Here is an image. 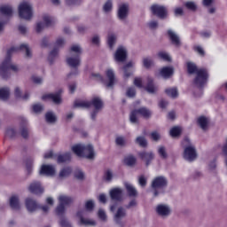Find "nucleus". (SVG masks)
<instances>
[{
    "label": "nucleus",
    "mask_w": 227,
    "mask_h": 227,
    "mask_svg": "<svg viewBox=\"0 0 227 227\" xmlns=\"http://www.w3.org/2000/svg\"><path fill=\"white\" fill-rule=\"evenodd\" d=\"M19 50L23 52L26 59H31V58H33V51H31V48H29L28 44L22 43L20 48L12 47L9 49L4 60L0 65V75L3 79H8V77H10V70H12V72H19V67L12 63V56H13L15 52H18Z\"/></svg>",
    "instance_id": "1"
},
{
    "label": "nucleus",
    "mask_w": 227,
    "mask_h": 227,
    "mask_svg": "<svg viewBox=\"0 0 227 227\" xmlns=\"http://www.w3.org/2000/svg\"><path fill=\"white\" fill-rule=\"evenodd\" d=\"M187 72L191 75L195 74V78L193 83L197 88H203L207 82L208 81V71L206 68H198V66L192 62H187Z\"/></svg>",
    "instance_id": "2"
},
{
    "label": "nucleus",
    "mask_w": 227,
    "mask_h": 227,
    "mask_svg": "<svg viewBox=\"0 0 227 227\" xmlns=\"http://www.w3.org/2000/svg\"><path fill=\"white\" fill-rule=\"evenodd\" d=\"M71 150L77 157H84L85 159H89V160L95 159V149H93V145H84L82 144H77L73 145Z\"/></svg>",
    "instance_id": "3"
},
{
    "label": "nucleus",
    "mask_w": 227,
    "mask_h": 227,
    "mask_svg": "<svg viewBox=\"0 0 227 227\" xmlns=\"http://www.w3.org/2000/svg\"><path fill=\"white\" fill-rule=\"evenodd\" d=\"M182 146L184 148V159L188 160V162H194V160L198 159V152L194 145L191 143L189 137H184L182 142Z\"/></svg>",
    "instance_id": "4"
},
{
    "label": "nucleus",
    "mask_w": 227,
    "mask_h": 227,
    "mask_svg": "<svg viewBox=\"0 0 227 227\" xmlns=\"http://www.w3.org/2000/svg\"><path fill=\"white\" fill-rule=\"evenodd\" d=\"M137 114L145 118V120H150L152 118V111L146 107H140L131 111L129 114V121L131 123H139V119H137Z\"/></svg>",
    "instance_id": "5"
},
{
    "label": "nucleus",
    "mask_w": 227,
    "mask_h": 227,
    "mask_svg": "<svg viewBox=\"0 0 227 227\" xmlns=\"http://www.w3.org/2000/svg\"><path fill=\"white\" fill-rule=\"evenodd\" d=\"M20 19L24 20H31L33 19V5L29 2H22L18 7Z\"/></svg>",
    "instance_id": "6"
},
{
    "label": "nucleus",
    "mask_w": 227,
    "mask_h": 227,
    "mask_svg": "<svg viewBox=\"0 0 227 227\" xmlns=\"http://www.w3.org/2000/svg\"><path fill=\"white\" fill-rule=\"evenodd\" d=\"M151 187L153 190V197L157 198L160 194L159 189L168 187V179L162 176H157L152 181Z\"/></svg>",
    "instance_id": "7"
},
{
    "label": "nucleus",
    "mask_w": 227,
    "mask_h": 227,
    "mask_svg": "<svg viewBox=\"0 0 227 227\" xmlns=\"http://www.w3.org/2000/svg\"><path fill=\"white\" fill-rule=\"evenodd\" d=\"M66 61L70 68H74V71H71L67 77L77 75L79 74V67H81V57L79 55H71L67 58Z\"/></svg>",
    "instance_id": "8"
},
{
    "label": "nucleus",
    "mask_w": 227,
    "mask_h": 227,
    "mask_svg": "<svg viewBox=\"0 0 227 227\" xmlns=\"http://www.w3.org/2000/svg\"><path fill=\"white\" fill-rule=\"evenodd\" d=\"M90 102V106H93L94 107V110L90 113V118L92 121H95L98 112L102 111V108L104 107V102H102V99L98 97L93 98Z\"/></svg>",
    "instance_id": "9"
},
{
    "label": "nucleus",
    "mask_w": 227,
    "mask_h": 227,
    "mask_svg": "<svg viewBox=\"0 0 227 227\" xmlns=\"http://www.w3.org/2000/svg\"><path fill=\"white\" fill-rule=\"evenodd\" d=\"M65 45V39L64 38H58L55 43V48L50 52L48 57V61L50 62V65H52L54 63V60L56 59L58 56V52L61 47Z\"/></svg>",
    "instance_id": "10"
},
{
    "label": "nucleus",
    "mask_w": 227,
    "mask_h": 227,
    "mask_svg": "<svg viewBox=\"0 0 227 227\" xmlns=\"http://www.w3.org/2000/svg\"><path fill=\"white\" fill-rule=\"evenodd\" d=\"M61 93H63V90H60L55 93L44 94L42 97V100H51L56 106H59V104H62L63 102V99L61 98Z\"/></svg>",
    "instance_id": "11"
},
{
    "label": "nucleus",
    "mask_w": 227,
    "mask_h": 227,
    "mask_svg": "<svg viewBox=\"0 0 227 227\" xmlns=\"http://www.w3.org/2000/svg\"><path fill=\"white\" fill-rule=\"evenodd\" d=\"M151 12L153 15L159 17V19H166L168 17V10L166 7L159 4H153L151 6Z\"/></svg>",
    "instance_id": "12"
},
{
    "label": "nucleus",
    "mask_w": 227,
    "mask_h": 227,
    "mask_svg": "<svg viewBox=\"0 0 227 227\" xmlns=\"http://www.w3.org/2000/svg\"><path fill=\"white\" fill-rule=\"evenodd\" d=\"M88 212L86 210H80L77 212L76 215L80 219V224H82L83 226H95L97 223L94 220H90L86 217Z\"/></svg>",
    "instance_id": "13"
},
{
    "label": "nucleus",
    "mask_w": 227,
    "mask_h": 227,
    "mask_svg": "<svg viewBox=\"0 0 227 227\" xmlns=\"http://www.w3.org/2000/svg\"><path fill=\"white\" fill-rule=\"evenodd\" d=\"M156 213L160 217H162L163 219L166 217H169L171 215V207L167 204H159L156 207Z\"/></svg>",
    "instance_id": "14"
},
{
    "label": "nucleus",
    "mask_w": 227,
    "mask_h": 227,
    "mask_svg": "<svg viewBox=\"0 0 227 227\" xmlns=\"http://www.w3.org/2000/svg\"><path fill=\"white\" fill-rule=\"evenodd\" d=\"M117 17L119 20H127L129 17V4H120L117 10Z\"/></svg>",
    "instance_id": "15"
},
{
    "label": "nucleus",
    "mask_w": 227,
    "mask_h": 227,
    "mask_svg": "<svg viewBox=\"0 0 227 227\" xmlns=\"http://www.w3.org/2000/svg\"><path fill=\"white\" fill-rule=\"evenodd\" d=\"M114 59L117 63H123L127 59V49L123 46L117 48L114 53Z\"/></svg>",
    "instance_id": "16"
},
{
    "label": "nucleus",
    "mask_w": 227,
    "mask_h": 227,
    "mask_svg": "<svg viewBox=\"0 0 227 227\" xmlns=\"http://www.w3.org/2000/svg\"><path fill=\"white\" fill-rule=\"evenodd\" d=\"M20 132L24 139L29 137V130L27 129V121L24 117L20 118Z\"/></svg>",
    "instance_id": "17"
},
{
    "label": "nucleus",
    "mask_w": 227,
    "mask_h": 227,
    "mask_svg": "<svg viewBox=\"0 0 227 227\" xmlns=\"http://www.w3.org/2000/svg\"><path fill=\"white\" fill-rule=\"evenodd\" d=\"M127 217V210L121 207H118L114 215V221L116 224H121V220Z\"/></svg>",
    "instance_id": "18"
},
{
    "label": "nucleus",
    "mask_w": 227,
    "mask_h": 227,
    "mask_svg": "<svg viewBox=\"0 0 227 227\" xmlns=\"http://www.w3.org/2000/svg\"><path fill=\"white\" fill-rule=\"evenodd\" d=\"M109 194L114 201H121L123 200V190L121 188H114L110 190Z\"/></svg>",
    "instance_id": "19"
},
{
    "label": "nucleus",
    "mask_w": 227,
    "mask_h": 227,
    "mask_svg": "<svg viewBox=\"0 0 227 227\" xmlns=\"http://www.w3.org/2000/svg\"><path fill=\"white\" fill-rule=\"evenodd\" d=\"M28 191L32 194H43V187H42L40 182H33L30 184Z\"/></svg>",
    "instance_id": "20"
},
{
    "label": "nucleus",
    "mask_w": 227,
    "mask_h": 227,
    "mask_svg": "<svg viewBox=\"0 0 227 227\" xmlns=\"http://www.w3.org/2000/svg\"><path fill=\"white\" fill-rule=\"evenodd\" d=\"M40 175L54 176V175H56V168L52 165H43L40 170Z\"/></svg>",
    "instance_id": "21"
},
{
    "label": "nucleus",
    "mask_w": 227,
    "mask_h": 227,
    "mask_svg": "<svg viewBox=\"0 0 227 227\" xmlns=\"http://www.w3.org/2000/svg\"><path fill=\"white\" fill-rule=\"evenodd\" d=\"M138 156L144 162H145L146 166H150L153 159H154L153 153L152 152H140L138 153Z\"/></svg>",
    "instance_id": "22"
},
{
    "label": "nucleus",
    "mask_w": 227,
    "mask_h": 227,
    "mask_svg": "<svg viewBox=\"0 0 227 227\" xmlns=\"http://www.w3.org/2000/svg\"><path fill=\"white\" fill-rule=\"evenodd\" d=\"M25 205L27 210L30 213L36 212V210L38 209V203H36V200L33 199H26Z\"/></svg>",
    "instance_id": "23"
},
{
    "label": "nucleus",
    "mask_w": 227,
    "mask_h": 227,
    "mask_svg": "<svg viewBox=\"0 0 227 227\" xmlns=\"http://www.w3.org/2000/svg\"><path fill=\"white\" fill-rule=\"evenodd\" d=\"M168 35L173 45H176V47H180V45H182V43L180 42V36H178L176 33H175L173 30H168Z\"/></svg>",
    "instance_id": "24"
},
{
    "label": "nucleus",
    "mask_w": 227,
    "mask_h": 227,
    "mask_svg": "<svg viewBox=\"0 0 227 227\" xmlns=\"http://www.w3.org/2000/svg\"><path fill=\"white\" fill-rule=\"evenodd\" d=\"M160 74L164 79H169L175 74V69L171 67H165L161 68Z\"/></svg>",
    "instance_id": "25"
},
{
    "label": "nucleus",
    "mask_w": 227,
    "mask_h": 227,
    "mask_svg": "<svg viewBox=\"0 0 227 227\" xmlns=\"http://www.w3.org/2000/svg\"><path fill=\"white\" fill-rule=\"evenodd\" d=\"M0 13L9 19L13 15V8L10 5H3L0 7Z\"/></svg>",
    "instance_id": "26"
},
{
    "label": "nucleus",
    "mask_w": 227,
    "mask_h": 227,
    "mask_svg": "<svg viewBox=\"0 0 227 227\" xmlns=\"http://www.w3.org/2000/svg\"><path fill=\"white\" fill-rule=\"evenodd\" d=\"M124 185L129 198H137V190H136V187H134V185L129 183H125Z\"/></svg>",
    "instance_id": "27"
},
{
    "label": "nucleus",
    "mask_w": 227,
    "mask_h": 227,
    "mask_svg": "<svg viewBox=\"0 0 227 227\" xmlns=\"http://www.w3.org/2000/svg\"><path fill=\"white\" fill-rule=\"evenodd\" d=\"M74 108L90 109L91 107V102L86 100H75L74 102Z\"/></svg>",
    "instance_id": "28"
},
{
    "label": "nucleus",
    "mask_w": 227,
    "mask_h": 227,
    "mask_svg": "<svg viewBox=\"0 0 227 227\" xmlns=\"http://www.w3.org/2000/svg\"><path fill=\"white\" fill-rule=\"evenodd\" d=\"M71 160L72 154L70 153H66L58 156L57 162L59 164H63V162H70Z\"/></svg>",
    "instance_id": "29"
},
{
    "label": "nucleus",
    "mask_w": 227,
    "mask_h": 227,
    "mask_svg": "<svg viewBox=\"0 0 227 227\" xmlns=\"http://www.w3.org/2000/svg\"><path fill=\"white\" fill-rule=\"evenodd\" d=\"M106 77L108 78L109 82L107 83V88H113L114 86V81H116V78H114V72L113 69H108L106 71Z\"/></svg>",
    "instance_id": "30"
},
{
    "label": "nucleus",
    "mask_w": 227,
    "mask_h": 227,
    "mask_svg": "<svg viewBox=\"0 0 227 227\" xmlns=\"http://www.w3.org/2000/svg\"><path fill=\"white\" fill-rule=\"evenodd\" d=\"M134 67V62L130 61L128 62L127 65H125L122 67V70L124 72V79H129L132 75V72H130V68Z\"/></svg>",
    "instance_id": "31"
},
{
    "label": "nucleus",
    "mask_w": 227,
    "mask_h": 227,
    "mask_svg": "<svg viewBox=\"0 0 227 227\" xmlns=\"http://www.w3.org/2000/svg\"><path fill=\"white\" fill-rule=\"evenodd\" d=\"M145 90L148 93H155L157 91V87L153 84V80L150 77L147 78Z\"/></svg>",
    "instance_id": "32"
},
{
    "label": "nucleus",
    "mask_w": 227,
    "mask_h": 227,
    "mask_svg": "<svg viewBox=\"0 0 227 227\" xmlns=\"http://www.w3.org/2000/svg\"><path fill=\"white\" fill-rule=\"evenodd\" d=\"M59 201L60 205L65 207V205H70L71 203H74V199L67 195H60L59 196Z\"/></svg>",
    "instance_id": "33"
},
{
    "label": "nucleus",
    "mask_w": 227,
    "mask_h": 227,
    "mask_svg": "<svg viewBox=\"0 0 227 227\" xmlns=\"http://www.w3.org/2000/svg\"><path fill=\"white\" fill-rule=\"evenodd\" d=\"M10 207L13 210H20V204L19 202V197L17 196H12L10 199Z\"/></svg>",
    "instance_id": "34"
},
{
    "label": "nucleus",
    "mask_w": 227,
    "mask_h": 227,
    "mask_svg": "<svg viewBox=\"0 0 227 227\" xmlns=\"http://www.w3.org/2000/svg\"><path fill=\"white\" fill-rule=\"evenodd\" d=\"M198 123L202 130H207L208 129V118L200 116L198 118Z\"/></svg>",
    "instance_id": "35"
},
{
    "label": "nucleus",
    "mask_w": 227,
    "mask_h": 227,
    "mask_svg": "<svg viewBox=\"0 0 227 227\" xmlns=\"http://www.w3.org/2000/svg\"><path fill=\"white\" fill-rule=\"evenodd\" d=\"M136 162H137V160L133 155H129L124 158V164L129 168L136 166Z\"/></svg>",
    "instance_id": "36"
},
{
    "label": "nucleus",
    "mask_w": 227,
    "mask_h": 227,
    "mask_svg": "<svg viewBox=\"0 0 227 227\" xmlns=\"http://www.w3.org/2000/svg\"><path fill=\"white\" fill-rule=\"evenodd\" d=\"M70 54L71 56H79L81 57V54H82V50L81 49V46L74 44L71 46L70 48Z\"/></svg>",
    "instance_id": "37"
},
{
    "label": "nucleus",
    "mask_w": 227,
    "mask_h": 227,
    "mask_svg": "<svg viewBox=\"0 0 227 227\" xmlns=\"http://www.w3.org/2000/svg\"><path fill=\"white\" fill-rule=\"evenodd\" d=\"M135 143L136 145H139L141 148H146L148 146V141L145 137H141V136L137 137L135 139Z\"/></svg>",
    "instance_id": "38"
},
{
    "label": "nucleus",
    "mask_w": 227,
    "mask_h": 227,
    "mask_svg": "<svg viewBox=\"0 0 227 227\" xmlns=\"http://www.w3.org/2000/svg\"><path fill=\"white\" fill-rule=\"evenodd\" d=\"M10 98V89L2 88L0 89V100H8Z\"/></svg>",
    "instance_id": "39"
},
{
    "label": "nucleus",
    "mask_w": 227,
    "mask_h": 227,
    "mask_svg": "<svg viewBox=\"0 0 227 227\" xmlns=\"http://www.w3.org/2000/svg\"><path fill=\"white\" fill-rule=\"evenodd\" d=\"M115 145L121 147L127 146V139L125 137L118 136L115 138Z\"/></svg>",
    "instance_id": "40"
},
{
    "label": "nucleus",
    "mask_w": 227,
    "mask_h": 227,
    "mask_svg": "<svg viewBox=\"0 0 227 227\" xmlns=\"http://www.w3.org/2000/svg\"><path fill=\"white\" fill-rule=\"evenodd\" d=\"M45 120L47 123H56V114H54L52 112H48L45 114Z\"/></svg>",
    "instance_id": "41"
},
{
    "label": "nucleus",
    "mask_w": 227,
    "mask_h": 227,
    "mask_svg": "<svg viewBox=\"0 0 227 227\" xmlns=\"http://www.w3.org/2000/svg\"><path fill=\"white\" fill-rule=\"evenodd\" d=\"M72 173V168L70 167L64 168L59 172V178H67V176H69V175Z\"/></svg>",
    "instance_id": "42"
},
{
    "label": "nucleus",
    "mask_w": 227,
    "mask_h": 227,
    "mask_svg": "<svg viewBox=\"0 0 227 227\" xmlns=\"http://www.w3.org/2000/svg\"><path fill=\"white\" fill-rule=\"evenodd\" d=\"M107 43L110 49H113V47H114V43H116V35L109 34L107 38Z\"/></svg>",
    "instance_id": "43"
},
{
    "label": "nucleus",
    "mask_w": 227,
    "mask_h": 227,
    "mask_svg": "<svg viewBox=\"0 0 227 227\" xmlns=\"http://www.w3.org/2000/svg\"><path fill=\"white\" fill-rule=\"evenodd\" d=\"M180 134H182V129H180L178 126H176L170 129V136L172 137H178Z\"/></svg>",
    "instance_id": "44"
},
{
    "label": "nucleus",
    "mask_w": 227,
    "mask_h": 227,
    "mask_svg": "<svg viewBox=\"0 0 227 227\" xmlns=\"http://www.w3.org/2000/svg\"><path fill=\"white\" fill-rule=\"evenodd\" d=\"M165 93L172 98H176V97H178V90L176 89H167L165 90Z\"/></svg>",
    "instance_id": "45"
},
{
    "label": "nucleus",
    "mask_w": 227,
    "mask_h": 227,
    "mask_svg": "<svg viewBox=\"0 0 227 227\" xmlns=\"http://www.w3.org/2000/svg\"><path fill=\"white\" fill-rule=\"evenodd\" d=\"M17 130H15L13 128H9L6 130L5 136L6 137H10L11 139H13V137H17Z\"/></svg>",
    "instance_id": "46"
},
{
    "label": "nucleus",
    "mask_w": 227,
    "mask_h": 227,
    "mask_svg": "<svg viewBox=\"0 0 227 227\" xmlns=\"http://www.w3.org/2000/svg\"><path fill=\"white\" fill-rule=\"evenodd\" d=\"M184 6L187 10H191V12H196V10H198V5H196L194 2H186Z\"/></svg>",
    "instance_id": "47"
},
{
    "label": "nucleus",
    "mask_w": 227,
    "mask_h": 227,
    "mask_svg": "<svg viewBox=\"0 0 227 227\" xmlns=\"http://www.w3.org/2000/svg\"><path fill=\"white\" fill-rule=\"evenodd\" d=\"M43 21L46 27H51V26H54V19L51 18L50 16H43Z\"/></svg>",
    "instance_id": "48"
},
{
    "label": "nucleus",
    "mask_w": 227,
    "mask_h": 227,
    "mask_svg": "<svg viewBox=\"0 0 227 227\" xmlns=\"http://www.w3.org/2000/svg\"><path fill=\"white\" fill-rule=\"evenodd\" d=\"M158 153L161 159H168V153L166 152V147L160 146L158 148Z\"/></svg>",
    "instance_id": "49"
},
{
    "label": "nucleus",
    "mask_w": 227,
    "mask_h": 227,
    "mask_svg": "<svg viewBox=\"0 0 227 227\" xmlns=\"http://www.w3.org/2000/svg\"><path fill=\"white\" fill-rule=\"evenodd\" d=\"M82 0H65L67 6H79Z\"/></svg>",
    "instance_id": "50"
},
{
    "label": "nucleus",
    "mask_w": 227,
    "mask_h": 227,
    "mask_svg": "<svg viewBox=\"0 0 227 227\" xmlns=\"http://www.w3.org/2000/svg\"><path fill=\"white\" fill-rule=\"evenodd\" d=\"M103 10L106 13L111 12V10H113V1L112 0H107L106 2V4H104V6H103Z\"/></svg>",
    "instance_id": "51"
},
{
    "label": "nucleus",
    "mask_w": 227,
    "mask_h": 227,
    "mask_svg": "<svg viewBox=\"0 0 227 227\" xmlns=\"http://www.w3.org/2000/svg\"><path fill=\"white\" fill-rule=\"evenodd\" d=\"M147 182L148 179L146 178V176H145V175H141L138 176V184L140 186L146 187Z\"/></svg>",
    "instance_id": "52"
},
{
    "label": "nucleus",
    "mask_w": 227,
    "mask_h": 227,
    "mask_svg": "<svg viewBox=\"0 0 227 227\" xmlns=\"http://www.w3.org/2000/svg\"><path fill=\"white\" fill-rule=\"evenodd\" d=\"M159 58H160V59H163V61H171V57H169V54L164 52V51H160L158 53Z\"/></svg>",
    "instance_id": "53"
},
{
    "label": "nucleus",
    "mask_w": 227,
    "mask_h": 227,
    "mask_svg": "<svg viewBox=\"0 0 227 227\" xmlns=\"http://www.w3.org/2000/svg\"><path fill=\"white\" fill-rule=\"evenodd\" d=\"M85 208L88 212H93V208H95V202L93 200H88L85 203Z\"/></svg>",
    "instance_id": "54"
},
{
    "label": "nucleus",
    "mask_w": 227,
    "mask_h": 227,
    "mask_svg": "<svg viewBox=\"0 0 227 227\" xmlns=\"http://www.w3.org/2000/svg\"><path fill=\"white\" fill-rule=\"evenodd\" d=\"M143 65L145 68H150V67L153 65V60H152V59L145 58L143 59Z\"/></svg>",
    "instance_id": "55"
},
{
    "label": "nucleus",
    "mask_w": 227,
    "mask_h": 227,
    "mask_svg": "<svg viewBox=\"0 0 227 227\" xmlns=\"http://www.w3.org/2000/svg\"><path fill=\"white\" fill-rule=\"evenodd\" d=\"M126 95L129 98H132L133 97H136V89L134 87L129 88L126 91Z\"/></svg>",
    "instance_id": "56"
},
{
    "label": "nucleus",
    "mask_w": 227,
    "mask_h": 227,
    "mask_svg": "<svg viewBox=\"0 0 227 227\" xmlns=\"http://www.w3.org/2000/svg\"><path fill=\"white\" fill-rule=\"evenodd\" d=\"M57 215H63L65 214V206L63 204H59L56 208Z\"/></svg>",
    "instance_id": "57"
},
{
    "label": "nucleus",
    "mask_w": 227,
    "mask_h": 227,
    "mask_svg": "<svg viewBox=\"0 0 227 227\" xmlns=\"http://www.w3.org/2000/svg\"><path fill=\"white\" fill-rule=\"evenodd\" d=\"M91 43L98 47V45H100V36L98 35H93L91 39Z\"/></svg>",
    "instance_id": "58"
},
{
    "label": "nucleus",
    "mask_w": 227,
    "mask_h": 227,
    "mask_svg": "<svg viewBox=\"0 0 227 227\" xmlns=\"http://www.w3.org/2000/svg\"><path fill=\"white\" fill-rule=\"evenodd\" d=\"M98 215L101 221H107V215H106V211L103 209H99L98 212Z\"/></svg>",
    "instance_id": "59"
},
{
    "label": "nucleus",
    "mask_w": 227,
    "mask_h": 227,
    "mask_svg": "<svg viewBox=\"0 0 227 227\" xmlns=\"http://www.w3.org/2000/svg\"><path fill=\"white\" fill-rule=\"evenodd\" d=\"M33 111L34 113H42L43 111V106L40 105V104H35L33 106Z\"/></svg>",
    "instance_id": "60"
},
{
    "label": "nucleus",
    "mask_w": 227,
    "mask_h": 227,
    "mask_svg": "<svg viewBox=\"0 0 227 227\" xmlns=\"http://www.w3.org/2000/svg\"><path fill=\"white\" fill-rule=\"evenodd\" d=\"M105 180H106V182H111V180H113V171H111V170L106 171Z\"/></svg>",
    "instance_id": "61"
},
{
    "label": "nucleus",
    "mask_w": 227,
    "mask_h": 227,
    "mask_svg": "<svg viewBox=\"0 0 227 227\" xmlns=\"http://www.w3.org/2000/svg\"><path fill=\"white\" fill-rule=\"evenodd\" d=\"M45 27V25L42 22H37L35 26V31L36 33H40L41 31H43Z\"/></svg>",
    "instance_id": "62"
},
{
    "label": "nucleus",
    "mask_w": 227,
    "mask_h": 227,
    "mask_svg": "<svg viewBox=\"0 0 227 227\" xmlns=\"http://www.w3.org/2000/svg\"><path fill=\"white\" fill-rule=\"evenodd\" d=\"M148 27H150V29H157V27H159V22L155 20L150 21L148 23Z\"/></svg>",
    "instance_id": "63"
},
{
    "label": "nucleus",
    "mask_w": 227,
    "mask_h": 227,
    "mask_svg": "<svg viewBox=\"0 0 227 227\" xmlns=\"http://www.w3.org/2000/svg\"><path fill=\"white\" fill-rule=\"evenodd\" d=\"M74 176L77 178V180H82L84 178V173L81 170H77L74 173Z\"/></svg>",
    "instance_id": "64"
}]
</instances>
